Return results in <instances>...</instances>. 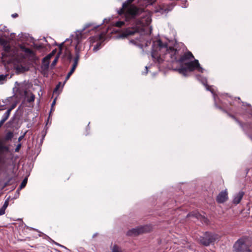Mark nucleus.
I'll return each instance as SVG.
<instances>
[{"instance_id": "1", "label": "nucleus", "mask_w": 252, "mask_h": 252, "mask_svg": "<svg viewBox=\"0 0 252 252\" xmlns=\"http://www.w3.org/2000/svg\"><path fill=\"white\" fill-rule=\"evenodd\" d=\"M151 56L153 60L159 64L161 63L164 61L180 63H185L184 65H181L178 69L179 73L185 77L188 76V72L193 71L195 69L201 73L204 70L197 60L186 62L194 59V56L190 52L184 53V50L181 49H178L168 47L166 42L163 43L160 39L153 41Z\"/></svg>"}, {"instance_id": "2", "label": "nucleus", "mask_w": 252, "mask_h": 252, "mask_svg": "<svg viewBox=\"0 0 252 252\" xmlns=\"http://www.w3.org/2000/svg\"><path fill=\"white\" fill-rule=\"evenodd\" d=\"M133 0H126L123 2L122 7L118 10V13L120 15H124L126 22L138 25L141 24V21L137 19V17L141 15L142 10L130 4Z\"/></svg>"}, {"instance_id": "3", "label": "nucleus", "mask_w": 252, "mask_h": 252, "mask_svg": "<svg viewBox=\"0 0 252 252\" xmlns=\"http://www.w3.org/2000/svg\"><path fill=\"white\" fill-rule=\"evenodd\" d=\"M135 35L134 39L129 40V42L142 48L143 45L140 43L142 41L143 36L139 34V29L134 27L126 29L121 33L118 35L119 38H127L128 36Z\"/></svg>"}, {"instance_id": "4", "label": "nucleus", "mask_w": 252, "mask_h": 252, "mask_svg": "<svg viewBox=\"0 0 252 252\" xmlns=\"http://www.w3.org/2000/svg\"><path fill=\"white\" fill-rule=\"evenodd\" d=\"M219 239L218 234L210 231H206L203 234L202 236H199L198 242L200 245L208 247L210 245H214Z\"/></svg>"}, {"instance_id": "5", "label": "nucleus", "mask_w": 252, "mask_h": 252, "mask_svg": "<svg viewBox=\"0 0 252 252\" xmlns=\"http://www.w3.org/2000/svg\"><path fill=\"white\" fill-rule=\"evenodd\" d=\"M80 58V50L78 48L77 45H76L75 47V57L73 59V63L72 65V67L69 71V72L67 73V75L65 78V82L66 81L70 76L74 72L76 67L78 65V62Z\"/></svg>"}, {"instance_id": "6", "label": "nucleus", "mask_w": 252, "mask_h": 252, "mask_svg": "<svg viewBox=\"0 0 252 252\" xmlns=\"http://www.w3.org/2000/svg\"><path fill=\"white\" fill-rule=\"evenodd\" d=\"M150 230L149 226L144 225L132 228L127 231L126 235L129 236H137L140 234L147 232Z\"/></svg>"}, {"instance_id": "7", "label": "nucleus", "mask_w": 252, "mask_h": 252, "mask_svg": "<svg viewBox=\"0 0 252 252\" xmlns=\"http://www.w3.org/2000/svg\"><path fill=\"white\" fill-rule=\"evenodd\" d=\"M174 6L173 2L166 4L164 3L156 7L155 9V13H159L161 14H166L171 11Z\"/></svg>"}, {"instance_id": "8", "label": "nucleus", "mask_w": 252, "mask_h": 252, "mask_svg": "<svg viewBox=\"0 0 252 252\" xmlns=\"http://www.w3.org/2000/svg\"><path fill=\"white\" fill-rule=\"evenodd\" d=\"M233 249L235 252H247L248 250H250L242 239H238L235 243Z\"/></svg>"}, {"instance_id": "9", "label": "nucleus", "mask_w": 252, "mask_h": 252, "mask_svg": "<svg viewBox=\"0 0 252 252\" xmlns=\"http://www.w3.org/2000/svg\"><path fill=\"white\" fill-rule=\"evenodd\" d=\"M188 217H194L197 220H199L202 223L208 224L209 220L204 216L202 215L199 212L196 211H193L190 212L187 215Z\"/></svg>"}, {"instance_id": "10", "label": "nucleus", "mask_w": 252, "mask_h": 252, "mask_svg": "<svg viewBox=\"0 0 252 252\" xmlns=\"http://www.w3.org/2000/svg\"><path fill=\"white\" fill-rule=\"evenodd\" d=\"M228 199V193L226 189L221 191L217 196L216 201L218 203H223Z\"/></svg>"}, {"instance_id": "11", "label": "nucleus", "mask_w": 252, "mask_h": 252, "mask_svg": "<svg viewBox=\"0 0 252 252\" xmlns=\"http://www.w3.org/2000/svg\"><path fill=\"white\" fill-rule=\"evenodd\" d=\"M196 79L199 81L204 86H205L206 89L207 91H209L211 92V93L213 94L214 99H215V94L214 93L213 89L210 88V87L207 84V80L206 78L201 76V75H196Z\"/></svg>"}, {"instance_id": "12", "label": "nucleus", "mask_w": 252, "mask_h": 252, "mask_svg": "<svg viewBox=\"0 0 252 252\" xmlns=\"http://www.w3.org/2000/svg\"><path fill=\"white\" fill-rule=\"evenodd\" d=\"M92 26H93L92 24H91V23L87 24L82 30L77 31L76 32V35L75 36V39L76 40L78 44L81 40V39L82 38L83 33V32L85 31V30L86 29L91 27Z\"/></svg>"}, {"instance_id": "13", "label": "nucleus", "mask_w": 252, "mask_h": 252, "mask_svg": "<svg viewBox=\"0 0 252 252\" xmlns=\"http://www.w3.org/2000/svg\"><path fill=\"white\" fill-rule=\"evenodd\" d=\"M14 69L15 70V73L17 74L23 73L25 72L29 71V68L28 66H23L21 64H16L14 66Z\"/></svg>"}, {"instance_id": "14", "label": "nucleus", "mask_w": 252, "mask_h": 252, "mask_svg": "<svg viewBox=\"0 0 252 252\" xmlns=\"http://www.w3.org/2000/svg\"><path fill=\"white\" fill-rule=\"evenodd\" d=\"M50 64V61L48 60H44L43 61V58L42 60V64L41 65V69L42 70V73L45 74L46 73H47L48 71L49 67Z\"/></svg>"}, {"instance_id": "15", "label": "nucleus", "mask_w": 252, "mask_h": 252, "mask_svg": "<svg viewBox=\"0 0 252 252\" xmlns=\"http://www.w3.org/2000/svg\"><path fill=\"white\" fill-rule=\"evenodd\" d=\"M244 195V192L243 191H239L238 193L236 194L234 197L233 203L235 204H239L241 201Z\"/></svg>"}, {"instance_id": "16", "label": "nucleus", "mask_w": 252, "mask_h": 252, "mask_svg": "<svg viewBox=\"0 0 252 252\" xmlns=\"http://www.w3.org/2000/svg\"><path fill=\"white\" fill-rule=\"evenodd\" d=\"M25 53L28 54L30 55V56L33 59H36V54L34 52H33L32 50L31 49H30V48H27L26 50H25Z\"/></svg>"}, {"instance_id": "17", "label": "nucleus", "mask_w": 252, "mask_h": 252, "mask_svg": "<svg viewBox=\"0 0 252 252\" xmlns=\"http://www.w3.org/2000/svg\"><path fill=\"white\" fill-rule=\"evenodd\" d=\"M10 114V110H7L3 115L1 120H0L3 123H4L9 117Z\"/></svg>"}, {"instance_id": "18", "label": "nucleus", "mask_w": 252, "mask_h": 252, "mask_svg": "<svg viewBox=\"0 0 252 252\" xmlns=\"http://www.w3.org/2000/svg\"><path fill=\"white\" fill-rule=\"evenodd\" d=\"M3 46V50L6 53H9L10 51L11 47L7 44V42L6 40H5V43L3 44H1Z\"/></svg>"}, {"instance_id": "19", "label": "nucleus", "mask_w": 252, "mask_h": 252, "mask_svg": "<svg viewBox=\"0 0 252 252\" xmlns=\"http://www.w3.org/2000/svg\"><path fill=\"white\" fill-rule=\"evenodd\" d=\"M8 74H0V85L3 84L7 81V77Z\"/></svg>"}, {"instance_id": "20", "label": "nucleus", "mask_w": 252, "mask_h": 252, "mask_svg": "<svg viewBox=\"0 0 252 252\" xmlns=\"http://www.w3.org/2000/svg\"><path fill=\"white\" fill-rule=\"evenodd\" d=\"M28 179L25 178L22 182L19 188L17 190V192H19L20 190L25 188L27 184Z\"/></svg>"}, {"instance_id": "21", "label": "nucleus", "mask_w": 252, "mask_h": 252, "mask_svg": "<svg viewBox=\"0 0 252 252\" xmlns=\"http://www.w3.org/2000/svg\"><path fill=\"white\" fill-rule=\"evenodd\" d=\"M13 137V133L12 131H8L4 136V140L6 141L10 140Z\"/></svg>"}, {"instance_id": "22", "label": "nucleus", "mask_w": 252, "mask_h": 252, "mask_svg": "<svg viewBox=\"0 0 252 252\" xmlns=\"http://www.w3.org/2000/svg\"><path fill=\"white\" fill-rule=\"evenodd\" d=\"M55 53H56V50H53L50 54H49L46 56H45L44 58H43V61L44 60H48V61H50V59L55 55Z\"/></svg>"}, {"instance_id": "23", "label": "nucleus", "mask_w": 252, "mask_h": 252, "mask_svg": "<svg viewBox=\"0 0 252 252\" xmlns=\"http://www.w3.org/2000/svg\"><path fill=\"white\" fill-rule=\"evenodd\" d=\"M229 116L232 119H233L239 125V126L244 129V125L243 124L240 122L239 120H238L234 115L230 114L229 113H227Z\"/></svg>"}, {"instance_id": "24", "label": "nucleus", "mask_w": 252, "mask_h": 252, "mask_svg": "<svg viewBox=\"0 0 252 252\" xmlns=\"http://www.w3.org/2000/svg\"><path fill=\"white\" fill-rule=\"evenodd\" d=\"M112 252H122V251L119 246L114 245L112 248Z\"/></svg>"}, {"instance_id": "25", "label": "nucleus", "mask_w": 252, "mask_h": 252, "mask_svg": "<svg viewBox=\"0 0 252 252\" xmlns=\"http://www.w3.org/2000/svg\"><path fill=\"white\" fill-rule=\"evenodd\" d=\"M65 56L66 57V59L69 62H70L72 59H73V57H72V54L70 53V52H68V53H66L65 54Z\"/></svg>"}, {"instance_id": "26", "label": "nucleus", "mask_w": 252, "mask_h": 252, "mask_svg": "<svg viewBox=\"0 0 252 252\" xmlns=\"http://www.w3.org/2000/svg\"><path fill=\"white\" fill-rule=\"evenodd\" d=\"M33 47L35 49H36V50H40V49H42L43 48V46L41 44H36V43H33Z\"/></svg>"}, {"instance_id": "27", "label": "nucleus", "mask_w": 252, "mask_h": 252, "mask_svg": "<svg viewBox=\"0 0 252 252\" xmlns=\"http://www.w3.org/2000/svg\"><path fill=\"white\" fill-rule=\"evenodd\" d=\"M58 59H59V56H57L51 63V68H53L56 65L58 61Z\"/></svg>"}, {"instance_id": "28", "label": "nucleus", "mask_w": 252, "mask_h": 252, "mask_svg": "<svg viewBox=\"0 0 252 252\" xmlns=\"http://www.w3.org/2000/svg\"><path fill=\"white\" fill-rule=\"evenodd\" d=\"M35 99V95L33 94H31L30 97L27 98V101L29 103L33 102Z\"/></svg>"}, {"instance_id": "29", "label": "nucleus", "mask_w": 252, "mask_h": 252, "mask_svg": "<svg viewBox=\"0 0 252 252\" xmlns=\"http://www.w3.org/2000/svg\"><path fill=\"white\" fill-rule=\"evenodd\" d=\"M125 22L124 21H118L116 23L115 25L118 27H121L124 25H125Z\"/></svg>"}, {"instance_id": "30", "label": "nucleus", "mask_w": 252, "mask_h": 252, "mask_svg": "<svg viewBox=\"0 0 252 252\" xmlns=\"http://www.w3.org/2000/svg\"><path fill=\"white\" fill-rule=\"evenodd\" d=\"M101 44L100 43H97L96 45L94 46L93 48V51L94 52H96L100 48Z\"/></svg>"}, {"instance_id": "31", "label": "nucleus", "mask_w": 252, "mask_h": 252, "mask_svg": "<svg viewBox=\"0 0 252 252\" xmlns=\"http://www.w3.org/2000/svg\"><path fill=\"white\" fill-rule=\"evenodd\" d=\"M61 85V82H59V83L56 85L55 88L54 90V93H57V92L58 91L59 88L60 87Z\"/></svg>"}, {"instance_id": "32", "label": "nucleus", "mask_w": 252, "mask_h": 252, "mask_svg": "<svg viewBox=\"0 0 252 252\" xmlns=\"http://www.w3.org/2000/svg\"><path fill=\"white\" fill-rule=\"evenodd\" d=\"M8 203H9V199L7 198L4 201V204H3V206H2V207H3V208H5L6 209V208L7 207L8 205Z\"/></svg>"}, {"instance_id": "33", "label": "nucleus", "mask_w": 252, "mask_h": 252, "mask_svg": "<svg viewBox=\"0 0 252 252\" xmlns=\"http://www.w3.org/2000/svg\"><path fill=\"white\" fill-rule=\"evenodd\" d=\"M21 146H22L21 144V143H19L17 145L16 148L15 149V152H19V150H20V148L21 147Z\"/></svg>"}, {"instance_id": "34", "label": "nucleus", "mask_w": 252, "mask_h": 252, "mask_svg": "<svg viewBox=\"0 0 252 252\" xmlns=\"http://www.w3.org/2000/svg\"><path fill=\"white\" fill-rule=\"evenodd\" d=\"M27 133V131L25 132L23 135H21L19 138H18V142H20L21 141L23 138L25 136L26 134Z\"/></svg>"}, {"instance_id": "35", "label": "nucleus", "mask_w": 252, "mask_h": 252, "mask_svg": "<svg viewBox=\"0 0 252 252\" xmlns=\"http://www.w3.org/2000/svg\"><path fill=\"white\" fill-rule=\"evenodd\" d=\"M5 209L3 207H1L0 209V216L3 215L5 214Z\"/></svg>"}, {"instance_id": "36", "label": "nucleus", "mask_w": 252, "mask_h": 252, "mask_svg": "<svg viewBox=\"0 0 252 252\" xmlns=\"http://www.w3.org/2000/svg\"><path fill=\"white\" fill-rule=\"evenodd\" d=\"M20 48L21 49V50L24 52H25V50L28 48L27 47H26L25 46H23V45H20Z\"/></svg>"}, {"instance_id": "37", "label": "nucleus", "mask_w": 252, "mask_h": 252, "mask_svg": "<svg viewBox=\"0 0 252 252\" xmlns=\"http://www.w3.org/2000/svg\"><path fill=\"white\" fill-rule=\"evenodd\" d=\"M215 106H216V107L217 108H218V109H219L221 110V111H223L224 112L227 113V112H226V111H225V110H224V109H223L221 106H218L216 103H215Z\"/></svg>"}, {"instance_id": "38", "label": "nucleus", "mask_w": 252, "mask_h": 252, "mask_svg": "<svg viewBox=\"0 0 252 252\" xmlns=\"http://www.w3.org/2000/svg\"><path fill=\"white\" fill-rule=\"evenodd\" d=\"M11 180V179H9L8 181H7L6 182H5L4 184L3 188H5L8 186L9 185L10 181Z\"/></svg>"}, {"instance_id": "39", "label": "nucleus", "mask_w": 252, "mask_h": 252, "mask_svg": "<svg viewBox=\"0 0 252 252\" xmlns=\"http://www.w3.org/2000/svg\"><path fill=\"white\" fill-rule=\"evenodd\" d=\"M5 43V39L0 37V45Z\"/></svg>"}, {"instance_id": "40", "label": "nucleus", "mask_w": 252, "mask_h": 252, "mask_svg": "<svg viewBox=\"0 0 252 252\" xmlns=\"http://www.w3.org/2000/svg\"><path fill=\"white\" fill-rule=\"evenodd\" d=\"M152 41L151 40H147L145 43V46H149L151 43Z\"/></svg>"}, {"instance_id": "41", "label": "nucleus", "mask_w": 252, "mask_h": 252, "mask_svg": "<svg viewBox=\"0 0 252 252\" xmlns=\"http://www.w3.org/2000/svg\"><path fill=\"white\" fill-rule=\"evenodd\" d=\"M55 244L56 245H58V246H59L61 247H62V248H64V249H66V248L65 246H63V245H61V244H59V243H57V242H55Z\"/></svg>"}, {"instance_id": "42", "label": "nucleus", "mask_w": 252, "mask_h": 252, "mask_svg": "<svg viewBox=\"0 0 252 252\" xmlns=\"http://www.w3.org/2000/svg\"><path fill=\"white\" fill-rule=\"evenodd\" d=\"M148 73V67L147 66H145V72H143L142 74H147Z\"/></svg>"}, {"instance_id": "43", "label": "nucleus", "mask_w": 252, "mask_h": 252, "mask_svg": "<svg viewBox=\"0 0 252 252\" xmlns=\"http://www.w3.org/2000/svg\"><path fill=\"white\" fill-rule=\"evenodd\" d=\"M18 14L17 13H14L13 14L11 15V16L13 18H16V17H18Z\"/></svg>"}, {"instance_id": "44", "label": "nucleus", "mask_w": 252, "mask_h": 252, "mask_svg": "<svg viewBox=\"0 0 252 252\" xmlns=\"http://www.w3.org/2000/svg\"><path fill=\"white\" fill-rule=\"evenodd\" d=\"M56 98L54 99V100H53V101L52 102V107H53L55 105V103H56Z\"/></svg>"}, {"instance_id": "45", "label": "nucleus", "mask_w": 252, "mask_h": 252, "mask_svg": "<svg viewBox=\"0 0 252 252\" xmlns=\"http://www.w3.org/2000/svg\"><path fill=\"white\" fill-rule=\"evenodd\" d=\"M15 105H13L10 108H9L8 110H10V112L11 111V110L14 108Z\"/></svg>"}, {"instance_id": "46", "label": "nucleus", "mask_w": 252, "mask_h": 252, "mask_svg": "<svg viewBox=\"0 0 252 252\" xmlns=\"http://www.w3.org/2000/svg\"><path fill=\"white\" fill-rule=\"evenodd\" d=\"M64 45V42H63L60 45V50H62V47Z\"/></svg>"}, {"instance_id": "47", "label": "nucleus", "mask_w": 252, "mask_h": 252, "mask_svg": "<svg viewBox=\"0 0 252 252\" xmlns=\"http://www.w3.org/2000/svg\"><path fill=\"white\" fill-rule=\"evenodd\" d=\"M54 110L55 109L54 108V107H51V110H50V114H51L52 111H54ZM49 115H50V114H49Z\"/></svg>"}, {"instance_id": "48", "label": "nucleus", "mask_w": 252, "mask_h": 252, "mask_svg": "<svg viewBox=\"0 0 252 252\" xmlns=\"http://www.w3.org/2000/svg\"><path fill=\"white\" fill-rule=\"evenodd\" d=\"M99 26V25L96 26H94V27L92 29H91L90 30H94V29H96V28H97V27H98Z\"/></svg>"}, {"instance_id": "49", "label": "nucleus", "mask_w": 252, "mask_h": 252, "mask_svg": "<svg viewBox=\"0 0 252 252\" xmlns=\"http://www.w3.org/2000/svg\"><path fill=\"white\" fill-rule=\"evenodd\" d=\"M42 133H43V134H42V136H43L42 139H44V136L46 135V132H44V133L43 132H42Z\"/></svg>"}, {"instance_id": "50", "label": "nucleus", "mask_w": 252, "mask_h": 252, "mask_svg": "<svg viewBox=\"0 0 252 252\" xmlns=\"http://www.w3.org/2000/svg\"><path fill=\"white\" fill-rule=\"evenodd\" d=\"M14 119V117H13L9 122V123H11L13 120Z\"/></svg>"}, {"instance_id": "51", "label": "nucleus", "mask_w": 252, "mask_h": 252, "mask_svg": "<svg viewBox=\"0 0 252 252\" xmlns=\"http://www.w3.org/2000/svg\"><path fill=\"white\" fill-rule=\"evenodd\" d=\"M96 235H97V233L94 234L93 235V237L94 238V237H95Z\"/></svg>"}, {"instance_id": "52", "label": "nucleus", "mask_w": 252, "mask_h": 252, "mask_svg": "<svg viewBox=\"0 0 252 252\" xmlns=\"http://www.w3.org/2000/svg\"><path fill=\"white\" fill-rule=\"evenodd\" d=\"M247 252H252L251 250H248Z\"/></svg>"}, {"instance_id": "53", "label": "nucleus", "mask_w": 252, "mask_h": 252, "mask_svg": "<svg viewBox=\"0 0 252 252\" xmlns=\"http://www.w3.org/2000/svg\"><path fill=\"white\" fill-rule=\"evenodd\" d=\"M236 98H237L238 100H240V97H235V99H236Z\"/></svg>"}, {"instance_id": "54", "label": "nucleus", "mask_w": 252, "mask_h": 252, "mask_svg": "<svg viewBox=\"0 0 252 252\" xmlns=\"http://www.w3.org/2000/svg\"><path fill=\"white\" fill-rule=\"evenodd\" d=\"M70 40H69V39H66V40H65V41H70Z\"/></svg>"}, {"instance_id": "55", "label": "nucleus", "mask_w": 252, "mask_h": 252, "mask_svg": "<svg viewBox=\"0 0 252 252\" xmlns=\"http://www.w3.org/2000/svg\"><path fill=\"white\" fill-rule=\"evenodd\" d=\"M1 54H2V57H4V54L2 53Z\"/></svg>"}]
</instances>
